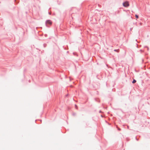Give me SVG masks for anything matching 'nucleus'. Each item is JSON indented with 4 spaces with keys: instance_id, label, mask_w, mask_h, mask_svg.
Segmentation results:
<instances>
[{
    "instance_id": "f257e3e1",
    "label": "nucleus",
    "mask_w": 150,
    "mask_h": 150,
    "mask_svg": "<svg viewBox=\"0 0 150 150\" xmlns=\"http://www.w3.org/2000/svg\"><path fill=\"white\" fill-rule=\"evenodd\" d=\"M123 5L125 7H127L129 6V2L127 1H126L123 4Z\"/></svg>"
},
{
    "instance_id": "f03ea898",
    "label": "nucleus",
    "mask_w": 150,
    "mask_h": 150,
    "mask_svg": "<svg viewBox=\"0 0 150 150\" xmlns=\"http://www.w3.org/2000/svg\"><path fill=\"white\" fill-rule=\"evenodd\" d=\"M46 23L47 24H49L51 25L52 24V22L50 20H48L46 21Z\"/></svg>"
},
{
    "instance_id": "7ed1b4c3",
    "label": "nucleus",
    "mask_w": 150,
    "mask_h": 150,
    "mask_svg": "<svg viewBox=\"0 0 150 150\" xmlns=\"http://www.w3.org/2000/svg\"><path fill=\"white\" fill-rule=\"evenodd\" d=\"M136 82V80H135V79H134L133 81H132V83H135Z\"/></svg>"
},
{
    "instance_id": "20e7f679",
    "label": "nucleus",
    "mask_w": 150,
    "mask_h": 150,
    "mask_svg": "<svg viewBox=\"0 0 150 150\" xmlns=\"http://www.w3.org/2000/svg\"><path fill=\"white\" fill-rule=\"evenodd\" d=\"M135 16L137 18H139V16H138L137 15H135Z\"/></svg>"
},
{
    "instance_id": "39448f33",
    "label": "nucleus",
    "mask_w": 150,
    "mask_h": 150,
    "mask_svg": "<svg viewBox=\"0 0 150 150\" xmlns=\"http://www.w3.org/2000/svg\"><path fill=\"white\" fill-rule=\"evenodd\" d=\"M114 51H116V52H119L118 51V50H114Z\"/></svg>"
}]
</instances>
